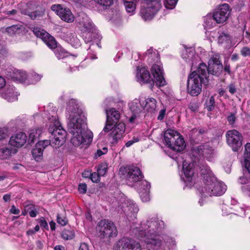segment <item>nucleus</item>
Returning a JSON list of instances; mask_svg holds the SVG:
<instances>
[{
  "label": "nucleus",
  "mask_w": 250,
  "mask_h": 250,
  "mask_svg": "<svg viewBox=\"0 0 250 250\" xmlns=\"http://www.w3.org/2000/svg\"><path fill=\"white\" fill-rule=\"evenodd\" d=\"M230 12L229 4L224 3L218 6L213 13L212 18L217 23H223L228 19Z\"/></svg>",
  "instance_id": "nucleus-14"
},
{
  "label": "nucleus",
  "mask_w": 250,
  "mask_h": 250,
  "mask_svg": "<svg viewBox=\"0 0 250 250\" xmlns=\"http://www.w3.org/2000/svg\"><path fill=\"white\" fill-rule=\"evenodd\" d=\"M150 184L146 180L140 182L138 190L140 198L143 202H146L149 200V189Z\"/></svg>",
  "instance_id": "nucleus-19"
},
{
  "label": "nucleus",
  "mask_w": 250,
  "mask_h": 250,
  "mask_svg": "<svg viewBox=\"0 0 250 250\" xmlns=\"http://www.w3.org/2000/svg\"><path fill=\"white\" fill-rule=\"evenodd\" d=\"M11 212L14 214H18L20 213V210L17 209L14 206L12 207L11 209Z\"/></svg>",
  "instance_id": "nucleus-62"
},
{
  "label": "nucleus",
  "mask_w": 250,
  "mask_h": 250,
  "mask_svg": "<svg viewBox=\"0 0 250 250\" xmlns=\"http://www.w3.org/2000/svg\"><path fill=\"white\" fill-rule=\"evenodd\" d=\"M241 54L244 57L250 56V48L244 47L241 50Z\"/></svg>",
  "instance_id": "nucleus-51"
},
{
  "label": "nucleus",
  "mask_w": 250,
  "mask_h": 250,
  "mask_svg": "<svg viewBox=\"0 0 250 250\" xmlns=\"http://www.w3.org/2000/svg\"><path fill=\"white\" fill-rule=\"evenodd\" d=\"M51 9L59 16L62 20L68 23H71L74 21L75 17L69 8L63 7L60 4H54L51 6Z\"/></svg>",
  "instance_id": "nucleus-13"
},
{
  "label": "nucleus",
  "mask_w": 250,
  "mask_h": 250,
  "mask_svg": "<svg viewBox=\"0 0 250 250\" xmlns=\"http://www.w3.org/2000/svg\"><path fill=\"white\" fill-rule=\"evenodd\" d=\"M182 57L192 67L194 63V60L198 58V56L195 55L194 48L192 47L185 48V50L182 53Z\"/></svg>",
  "instance_id": "nucleus-23"
},
{
  "label": "nucleus",
  "mask_w": 250,
  "mask_h": 250,
  "mask_svg": "<svg viewBox=\"0 0 250 250\" xmlns=\"http://www.w3.org/2000/svg\"><path fill=\"white\" fill-rule=\"evenodd\" d=\"M41 134V130L39 129L35 128L30 130L29 134V141L30 143H34Z\"/></svg>",
  "instance_id": "nucleus-35"
},
{
  "label": "nucleus",
  "mask_w": 250,
  "mask_h": 250,
  "mask_svg": "<svg viewBox=\"0 0 250 250\" xmlns=\"http://www.w3.org/2000/svg\"><path fill=\"white\" fill-rule=\"evenodd\" d=\"M207 66L204 63L200 64L196 70L190 73L187 81V90L192 96H197L202 91V84H207Z\"/></svg>",
  "instance_id": "nucleus-6"
},
{
  "label": "nucleus",
  "mask_w": 250,
  "mask_h": 250,
  "mask_svg": "<svg viewBox=\"0 0 250 250\" xmlns=\"http://www.w3.org/2000/svg\"><path fill=\"white\" fill-rule=\"evenodd\" d=\"M111 102L110 99H106L104 102L106 114V122L103 131L106 133L108 132L114 127L111 133V136L113 139L112 143H117L122 138L125 127L124 123L122 122L118 123L120 118V112L114 108L107 109V108L110 105V103Z\"/></svg>",
  "instance_id": "nucleus-3"
},
{
  "label": "nucleus",
  "mask_w": 250,
  "mask_h": 250,
  "mask_svg": "<svg viewBox=\"0 0 250 250\" xmlns=\"http://www.w3.org/2000/svg\"><path fill=\"white\" fill-rule=\"evenodd\" d=\"M244 161L242 164L244 171L246 170L250 174V143L245 145V151L244 154Z\"/></svg>",
  "instance_id": "nucleus-26"
},
{
  "label": "nucleus",
  "mask_w": 250,
  "mask_h": 250,
  "mask_svg": "<svg viewBox=\"0 0 250 250\" xmlns=\"http://www.w3.org/2000/svg\"><path fill=\"white\" fill-rule=\"evenodd\" d=\"M20 29L19 27L17 25H12L10 27L6 28V32L12 36L16 34L18 30Z\"/></svg>",
  "instance_id": "nucleus-44"
},
{
  "label": "nucleus",
  "mask_w": 250,
  "mask_h": 250,
  "mask_svg": "<svg viewBox=\"0 0 250 250\" xmlns=\"http://www.w3.org/2000/svg\"><path fill=\"white\" fill-rule=\"evenodd\" d=\"M53 49H55L54 53L59 59H63L66 56V52L61 47L56 46Z\"/></svg>",
  "instance_id": "nucleus-38"
},
{
  "label": "nucleus",
  "mask_w": 250,
  "mask_h": 250,
  "mask_svg": "<svg viewBox=\"0 0 250 250\" xmlns=\"http://www.w3.org/2000/svg\"><path fill=\"white\" fill-rule=\"evenodd\" d=\"M201 174L204 183L201 189L202 196H219L225 193L227 186L217 180L208 166H203L201 168Z\"/></svg>",
  "instance_id": "nucleus-4"
},
{
  "label": "nucleus",
  "mask_w": 250,
  "mask_h": 250,
  "mask_svg": "<svg viewBox=\"0 0 250 250\" xmlns=\"http://www.w3.org/2000/svg\"><path fill=\"white\" fill-rule=\"evenodd\" d=\"M0 96L9 102H14L18 99V93L12 86H6L3 91H0Z\"/></svg>",
  "instance_id": "nucleus-22"
},
{
  "label": "nucleus",
  "mask_w": 250,
  "mask_h": 250,
  "mask_svg": "<svg viewBox=\"0 0 250 250\" xmlns=\"http://www.w3.org/2000/svg\"><path fill=\"white\" fill-rule=\"evenodd\" d=\"M40 229V226L39 225L36 226L34 229H30L27 231L26 234L28 235H32L36 232H38Z\"/></svg>",
  "instance_id": "nucleus-55"
},
{
  "label": "nucleus",
  "mask_w": 250,
  "mask_h": 250,
  "mask_svg": "<svg viewBox=\"0 0 250 250\" xmlns=\"http://www.w3.org/2000/svg\"><path fill=\"white\" fill-rule=\"evenodd\" d=\"M139 141L140 139L138 137H134L132 139L127 141L125 143V146L127 147H129L133 145L135 143L138 142Z\"/></svg>",
  "instance_id": "nucleus-50"
},
{
  "label": "nucleus",
  "mask_w": 250,
  "mask_h": 250,
  "mask_svg": "<svg viewBox=\"0 0 250 250\" xmlns=\"http://www.w3.org/2000/svg\"><path fill=\"white\" fill-rule=\"evenodd\" d=\"M224 70L227 72L228 74H230V65L229 64H228L226 63L224 67Z\"/></svg>",
  "instance_id": "nucleus-64"
},
{
  "label": "nucleus",
  "mask_w": 250,
  "mask_h": 250,
  "mask_svg": "<svg viewBox=\"0 0 250 250\" xmlns=\"http://www.w3.org/2000/svg\"><path fill=\"white\" fill-rule=\"evenodd\" d=\"M147 3L146 7H142L140 14L145 21L151 20L162 7L161 0H143Z\"/></svg>",
  "instance_id": "nucleus-9"
},
{
  "label": "nucleus",
  "mask_w": 250,
  "mask_h": 250,
  "mask_svg": "<svg viewBox=\"0 0 250 250\" xmlns=\"http://www.w3.org/2000/svg\"><path fill=\"white\" fill-rule=\"evenodd\" d=\"M38 221L40 224L41 227L42 229H45L48 230V224L44 218L41 217L40 219H39Z\"/></svg>",
  "instance_id": "nucleus-47"
},
{
  "label": "nucleus",
  "mask_w": 250,
  "mask_h": 250,
  "mask_svg": "<svg viewBox=\"0 0 250 250\" xmlns=\"http://www.w3.org/2000/svg\"><path fill=\"white\" fill-rule=\"evenodd\" d=\"M87 190V186L85 184L82 183L79 185V191L80 193H85Z\"/></svg>",
  "instance_id": "nucleus-53"
},
{
  "label": "nucleus",
  "mask_w": 250,
  "mask_h": 250,
  "mask_svg": "<svg viewBox=\"0 0 250 250\" xmlns=\"http://www.w3.org/2000/svg\"><path fill=\"white\" fill-rule=\"evenodd\" d=\"M223 69V65H208L207 67V75L211 74L214 75L218 76L221 73Z\"/></svg>",
  "instance_id": "nucleus-32"
},
{
  "label": "nucleus",
  "mask_w": 250,
  "mask_h": 250,
  "mask_svg": "<svg viewBox=\"0 0 250 250\" xmlns=\"http://www.w3.org/2000/svg\"><path fill=\"white\" fill-rule=\"evenodd\" d=\"M130 108L131 111L133 112V114L132 116L129 118V122L131 123L134 122L135 119L138 117V114L141 112V109L139 108H137L134 104V103H132L130 105Z\"/></svg>",
  "instance_id": "nucleus-37"
},
{
  "label": "nucleus",
  "mask_w": 250,
  "mask_h": 250,
  "mask_svg": "<svg viewBox=\"0 0 250 250\" xmlns=\"http://www.w3.org/2000/svg\"><path fill=\"white\" fill-rule=\"evenodd\" d=\"M5 84L6 82L5 79L0 76V91H1V89L4 87Z\"/></svg>",
  "instance_id": "nucleus-61"
},
{
  "label": "nucleus",
  "mask_w": 250,
  "mask_h": 250,
  "mask_svg": "<svg viewBox=\"0 0 250 250\" xmlns=\"http://www.w3.org/2000/svg\"><path fill=\"white\" fill-rule=\"evenodd\" d=\"M125 177L130 183L137 182L143 178V174L139 169L134 166H130L126 167Z\"/></svg>",
  "instance_id": "nucleus-17"
},
{
  "label": "nucleus",
  "mask_w": 250,
  "mask_h": 250,
  "mask_svg": "<svg viewBox=\"0 0 250 250\" xmlns=\"http://www.w3.org/2000/svg\"><path fill=\"white\" fill-rule=\"evenodd\" d=\"M123 210L129 221L136 218L139 209L137 206L132 200L126 199L123 203Z\"/></svg>",
  "instance_id": "nucleus-16"
},
{
  "label": "nucleus",
  "mask_w": 250,
  "mask_h": 250,
  "mask_svg": "<svg viewBox=\"0 0 250 250\" xmlns=\"http://www.w3.org/2000/svg\"><path fill=\"white\" fill-rule=\"evenodd\" d=\"M8 134L7 130L2 128H0V141L8 139Z\"/></svg>",
  "instance_id": "nucleus-46"
},
{
  "label": "nucleus",
  "mask_w": 250,
  "mask_h": 250,
  "mask_svg": "<svg viewBox=\"0 0 250 250\" xmlns=\"http://www.w3.org/2000/svg\"><path fill=\"white\" fill-rule=\"evenodd\" d=\"M212 64L214 65H222L220 60V56L218 54L214 55L209 60L208 65Z\"/></svg>",
  "instance_id": "nucleus-41"
},
{
  "label": "nucleus",
  "mask_w": 250,
  "mask_h": 250,
  "mask_svg": "<svg viewBox=\"0 0 250 250\" xmlns=\"http://www.w3.org/2000/svg\"><path fill=\"white\" fill-rule=\"evenodd\" d=\"M151 72L157 85L163 86L166 84V81L164 77L163 70L160 65L154 64L151 68Z\"/></svg>",
  "instance_id": "nucleus-18"
},
{
  "label": "nucleus",
  "mask_w": 250,
  "mask_h": 250,
  "mask_svg": "<svg viewBox=\"0 0 250 250\" xmlns=\"http://www.w3.org/2000/svg\"><path fill=\"white\" fill-rule=\"evenodd\" d=\"M164 226V222L157 217H152L142 222L139 228V236L143 238L148 250H164L162 246V238L157 234Z\"/></svg>",
  "instance_id": "nucleus-2"
},
{
  "label": "nucleus",
  "mask_w": 250,
  "mask_h": 250,
  "mask_svg": "<svg viewBox=\"0 0 250 250\" xmlns=\"http://www.w3.org/2000/svg\"><path fill=\"white\" fill-rule=\"evenodd\" d=\"M32 77L35 82H37L41 79L42 76L34 72L32 74Z\"/></svg>",
  "instance_id": "nucleus-58"
},
{
  "label": "nucleus",
  "mask_w": 250,
  "mask_h": 250,
  "mask_svg": "<svg viewBox=\"0 0 250 250\" xmlns=\"http://www.w3.org/2000/svg\"><path fill=\"white\" fill-rule=\"evenodd\" d=\"M114 250H142L141 245L134 240L123 237L116 242L113 247Z\"/></svg>",
  "instance_id": "nucleus-10"
},
{
  "label": "nucleus",
  "mask_w": 250,
  "mask_h": 250,
  "mask_svg": "<svg viewBox=\"0 0 250 250\" xmlns=\"http://www.w3.org/2000/svg\"><path fill=\"white\" fill-rule=\"evenodd\" d=\"M133 1L134 0H126L124 1L126 10L128 13H132L134 12L135 9V4Z\"/></svg>",
  "instance_id": "nucleus-39"
},
{
  "label": "nucleus",
  "mask_w": 250,
  "mask_h": 250,
  "mask_svg": "<svg viewBox=\"0 0 250 250\" xmlns=\"http://www.w3.org/2000/svg\"><path fill=\"white\" fill-rule=\"evenodd\" d=\"M99 173L93 172L91 173L90 178L92 182L97 183L100 181V176Z\"/></svg>",
  "instance_id": "nucleus-49"
},
{
  "label": "nucleus",
  "mask_w": 250,
  "mask_h": 250,
  "mask_svg": "<svg viewBox=\"0 0 250 250\" xmlns=\"http://www.w3.org/2000/svg\"><path fill=\"white\" fill-rule=\"evenodd\" d=\"M104 8H107L113 3V0H94Z\"/></svg>",
  "instance_id": "nucleus-40"
},
{
  "label": "nucleus",
  "mask_w": 250,
  "mask_h": 250,
  "mask_svg": "<svg viewBox=\"0 0 250 250\" xmlns=\"http://www.w3.org/2000/svg\"><path fill=\"white\" fill-rule=\"evenodd\" d=\"M241 189L243 192L247 194L250 197V185H245L241 186Z\"/></svg>",
  "instance_id": "nucleus-52"
},
{
  "label": "nucleus",
  "mask_w": 250,
  "mask_h": 250,
  "mask_svg": "<svg viewBox=\"0 0 250 250\" xmlns=\"http://www.w3.org/2000/svg\"><path fill=\"white\" fill-rule=\"evenodd\" d=\"M229 124L233 125L235 121L236 118L234 114L230 113L227 118Z\"/></svg>",
  "instance_id": "nucleus-56"
},
{
  "label": "nucleus",
  "mask_w": 250,
  "mask_h": 250,
  "mask_svg": "<svg viewBox=\"0 0 250 250\" xmlns=\"http://www.w3.org/2000/svg\"><path fill=\"white\" fill-rule=\"evenodd\" d=\"M166 113V110L165 109H162L159 112V116H158V119L162 120L163 119Z\"/></svg>",
  "instance_id": "nucleus-60"
},
{
  "label": "nucleus",
  "mask_w": 250,
  "mask_h": 250,
  "mask_svg": "<svg viewBox=\"0 0 250 250\" xmlns=\"http://www.w3.org/2000/svg\"><path fill=\"white\" fill-rule=\"evenodd\" d=\"M185 146L186 145L185 144L184 140L179 134L174 140L173 144H172V145H170L168 147L175 151H181L184 150Z\"/></svg>",
  "instance_id": "nucleus-28"
},
{
  "label": "nucleus",
  "mask_w": 250,
  "mask_h": 250,
  "mask_svg": "<svg viewBox=\"0 0 250 250\" xmlns=\"http://www.w3.org/2000/svg\"><path fill=\"white\" fill-rule=\"evenodd\" d=\"M33 32L37 37L41 38L50 48H54L56 46V42L54 38L44 30L36 27L34 28Z\"/></svg>",
  "instance_id": "nucleus-15"
},
{
  "label": "nucleus",
  "mask_w": 250,
  "mask_h": 250,
  "mask_svg": "<svg viewBox=\"0 0 250 250\" xmlns=\"http://www.w3.org/2000/svg\"><path fill=\"white\" fill-rule=\"evenodd\" d=\"M229 92L231 94H234L236 92V88L233 84L229 86Z\"/></svg>",
  "instance_id": "nucleus-63"
},
{
  "label": "nucleus",
  "mask_w": 250,
  "mask_h": 250,
  "mask_svg": "<svg viewBox=\"0 0 250 250\" xmlns=\"http://www.w3.org/2000/svg\"><path fill=\"white\" fill-rule=\"evenodd\" d=\"M136 77L137 82L140 83H148L151 81L150 74L145 67L137 68Z\"/></svg>",
  "instance_id": "nucleus-21"
},
{
  "label": "nucleus",
  "mask_w": 250,
  "mask_h": 250,
  "mask_svg": "<svg viewBox=\"0 0 250 250\" xmlns=\"http://www.w3.org/2000/svg\"><path fill=\"white\" fill-rule=\"evenodd\" d=\"M66 111L69 115L67 128L72 135V144L79 146L82 144L90 143L92 141L93 133L87 129L86 117L82 109L79 108L75 100L71 99L68 102Z\"/></svg>",
  "instance_id": "nucleus-1"
},
{
  "label": "nucleus",
  "mask_w": 250,
  "mask_h": 250,
  "mask_svg": "<svg viewBox=\"0 0 250 250\" xmlns=\"http://www.w3.org/2000/svg\"><path fill=\"white\" fill-rule=\"evenodd\" d=\"M43 149L40 147V145L36 144L35 147L32 151L33 157L37 161H39L42 159L43 154Z\"/></svg>",
  "instance_id": "nucleus-33"
},
{
  "label": "nucleus",
  "mask_w": 250,
  "mask_h": 250,
  "mask_svg": "<svg viewBox=\"0 0 250 250\" xmlns=\"http://www.w3.org/2000/svg\"><path fill=\"white\" fill-rule=\"evenodd\" d=\"M215 101L213 97H211L208 102L207 104L206 108L208 111H211L214 109V107Z\"/></svg>",
  "instance_id": "nucleus-45"
},
{
  "label": "nucleus",
  "mask_w": 250,
  "mask_h": 250,
  "mask_svg": "<svg viewBox=\"0 0 250 250\" xmlns=\"http://www.w3.org/2000/svg\"><path fill=\"white\" fill-rule=\"evenodd\" d=\"M103 151H102L100 149H99L97 151L96 153H95V157H100L101 156H102V155H103L107 151V148L106 147H104L103 148Z\"/></svg>",
  "instance_id": "nucleus-57"
},
{
  "label": "nucleus",
  "mask_w": 250,
  "mask_h": 250,
  "mask_svg": "<svg viewBox=\"0 0 250 250\" xmlns=\"http://www.w3.org/2000/svg\"><path fill=\"white\" fill-rule=\"evenodd\" d=\"M76 26L83 32V37L86 42H91L93 38L101 39V35L88 16L84 13H80L76 19Z\"/></svg>",
  "instance_id": "nucleus-7"
},
{
  "label": "nucleus",
  "mask_w": 250,
  "mask_h": 250,
  "mask_svg": "<svg viewBox=\"0 0 250 250\" xmlns=\"http://www.w3.org/2000/svg\"><path fill=\"white\" fill-rule=\"evenodd\" d=\"M26 141V136L22 132H20L12 136L9 140L10 146L20 147L23 146Z\"/></svg>",
  "instance_id": "nucleus-20"
},
{
  "label": "nucleus",
  "mask_w": 250,
  "mask_h": 250,
  "mask_svg": "<svg viewBox=\"0 0 250 250\" xmlns=\"http://www.w3.org/2000/svg\"><path fill=\"white\" fill-rule=\"evenodd\" d=\"M57 223L62 226H64L66 224L67 220L65 218H62L59 215L57 216Z\"/></svg>",
  "instance_id": "nucleus-54"
},
{
  "label": "nucleus",
  "mask_w": 250,
  "mask_h": 250,
  "mask_svg": "<svg viewBox=\"0 0 250 250\" xmlns=\"http://www.w3.org/2000/svg\"><path fill=\"white\" fill-rule=\"evenodd\" d=\"M96 230L101 239L114 237L118 234L117 229L113 223L106 219L102 220L98 223Z\"/></svg>",
  "instance_id": "nucleus-8"
},
{
  "label": "nucleus",
  "mask_w": 250,
  "mask_h": 250,
  "mask_svg": "<svg viewBox=\"0 0 250 250\" xmlns=\"http://www.w3.org/2000/svg\"><path fill=\"white\" fill-rule=\"evenodd\" d=\"M226 137L228 144L233 151H237L241 146L242 136L237 130L232 129L228 131Z\"/></svg>",
  "instance_id": "nucleus-12"
},
{
  "label": "nucleus",
  "mask_w": 250,
  "mask_h": 250,
  "mask_svg": "<svg viewBox=\"0 0 250 250\" xmlns=\"http://www.w3.org/2000/svg\"><path fill=\"white\" fill-rule=\"evenodd\" d=\"M238 182L242 185V186L249 185L248 184L250 183V176H248L245 174H244L243 176L239 178Z\"/></svg>",
  "instance_id": "nucleus-42"
},
{
  "label": "nucleus",
  "mask_w": 250,
  "mask_h": 250,
  "mask_svg": "<svg viewBox=\"0 0 250 250\" xmlns=\"http://www.w3.org/2000/svg\"><path fill=\"white\" fill-rule=\"evenodd\" d=\"M79 250H89L88 245L85 243H82L80 244Z\"/></svg>",
  "instance_id": "nucleus-59"
},
{
  "label": "nucleus",
  "mask_w": 250,
  "mask_h": 250,
  "mask_svg": "<svg viewBox=\"0 0 250 250\" xmlns=\"http://www.w3.org/2000/svg\"><path fill=\"white\" fill-rule=\"evenodd\" d=\"M179 134L176 131L171 129H168L164 133V139L166 142V144L168 146L170 145H172L174 140L179 136Z\"/></svg>",
  "instance_id": "nucleus-24"
},
{
  "label": "nucleus",
  "mask_w": 250,
  "mask_h": 250,
  "mask_svg": "<svg viewBox=\"0 0 250 250\" xmlns=\"http://www.w3.org/2000/svg\"><path fill=\"white\" fill-rule=\"evenodd\" d=\"M62 236L64 240L72 239L75 237L74 229L71 228L64 229L62 233Z\"/></svg>",
  "instance_id": "nucleus-34"
},
{
  "label": "nucleus",
  "mask_w": 250,
  "mask_h": 250,
  "mask_svg": "<svg viewBox=\"0 0 250 250\" xmlns=\"http://www.w3.org/2000/svg\"><path fill=\"white\" fill-rule=\"evenodd\" d=\"M218 43L223 44L224 47H228L231 44V37L229 34L221 33L218 37Z\"/></svg>",
  "instance_id": "nucleus-29"
},
{
  "label": "nucleus",
  "mask_w": 250,
  "mask_h": 250,
  "mask_svg": "<svg viewBox=\"0 0 250 250\" xmlns=\"http://www.w3.org/2000/svg\"><path fill=\"white\" fill-rule=\"evenodd\" d=\"M178 0H166V7L167 8L172 9L177 3Z\"/></svg>",
  "instance_id": "nucleus-48"
},
{
  "label": "nucleus",
  "mask_w": 250,
  "mask_h": 250,
  "mask_svg": "<svg viewBox=\"0 0 250 250\" xmlns=\"http://www.w3.org/2000/svg\"><path fill=\"white\" fill-rule=\"evenodd\" d=\"M107 169L106 164H102L100 165L97 169V172L101 176H104L106 173Z\"/></svg>",
  "instance_id": "nucleus-43"
},
{
  "label": "nucleus",
  "mask_w": 250,
  "mask_h": 250,
  "mask_svg": "<svg viewBox=\"0 0 250 250\" xmlns=\"http://www.w3.org/2000/svg\"><path fill=\"white\" fill-rule=\"evenodd\" d=\"M213 149L208 143L200 145L194 147L191 150V154L195 157V161L200 157H205L209 161H210L213 154Z\"/></svg>",
  "instance_id": "nucleus-11"
},
{
  "label": "nucleus",
  "mask_w": 250,
  "mask_h": 250,
  "mask_svg": "<svg viewBox=\"0 0 250 250\" xmlns=\"http://www.w3.org/2000/svg\"><path fill=\"white\" fill-rule=\"evenodd\" d=\"M193 164H189L186 161L183 162V171L187 178H191L194 173L192 169Z\"/></svg>",
  "instance_id": "nucleus-31"
},
{
  "label": "nucleus",
  "mask_w": 250,
  "mask_h": 250,
  "mask_svg": "<svg viewBox=\"0 0 250 250\" xmlns=\"http://www.w3.org/2000/svg\"><path fill=\"white\" fill-rule=\"evenodd\" d=\"M17 152L16 148H12L10 145L5 147L0 148V159L5 160L10 158L12 154Z\"/></svg>",
  "instance_id": "nucleus-27"
},
{
  "label": "nucleus",
  "mask_w": 250,
  "mask_h": 250,
  "mask_svg": "<svg viewBox=\"0 0 250 250\" xmlns=\"http://www.w3.org/2000/svg\"><path fill=\"white\" fill-rule=\"evenodd\" d=\"M44 11L45 10L44 8H40L33 12L22 11L21 13L29 16L32 20H35L37 18L42 17L44 14Z\"/></svg>",
  "instance_id": "nucleus-30"
},
{
  "label": "nucleus",
  "mask_w": 250,
  "mask_h": 250,
  "mask_svg": "<svg viewBox=\"0 0 250 250\" xmlns=\"http://www.w3.org/2000/svg\"><path fill=\"white\" fill-rule=\"evenodd\" d=\"M27 74L25 71L22 70H16L14 72L13 78L17 81L23 82L27 79Z\"/></svg>",
  "instance_id": "nucleus-36"
},
{
  "label": "nucleus",
  "mask_w": 250,
  "mask_h": 250,
  "mask_svg": "<svg viewBox=\"0 0 250 250\" xmlns=\"http://www.w3.org/2000/svg\"><path fill=\"white\" fill-rule=\"evenodd\" d=\"M156 100L153 98H148L140 104L147 112H153L156 109Z\"/></svg>",
  "instance_id": "nucleus-25"
},
{
  "label": "nucleus",
  "mask_w": 250,
  "mask_h": 250,
  "mask_svg": "<svg viewBox=\"0 0 250 250\" xmlns=\"http://www.w3.org/2000/svg\"><path fill=\"white\" fill-rule=\"evenodd\" d=\"M48 120L50 123L48 130L52 138L50 140H45L36 144L40 145V147L43 150L50 145L55 148L59 147L65 141L66 132L60 125L55 113L53 112L51 117H48Z\"/></svg>",
  "instance_id": "nucleus-5"
}]
</instances>
